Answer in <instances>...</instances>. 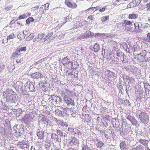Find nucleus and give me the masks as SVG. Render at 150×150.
I'll return each mask as SVG.
<instances>
[{"mask_svg": "<svg viewBox=\"0 0 150 150\" xmlns=\"http://www.w3.org/2000/svg\"><path fill=\"white\" fill-rule=\"evenodd\" d=\"M42 59H41L40 60V61H42Z\"/></svg>", "mask_w": 150, "mask_h": 150, "instance_id": "nucleus-64", "label": "nucleus"}, {"mask_svg": "<svg viewBox=\"0 0 150 150\" xmlns=\"http://www.w3.org/2000/svg\"><path fill=\"white\" fill-rule=\"evenodd\" d=\"M58 138V135H57L55 134H52L51 135V138L54 140L57 141Z\"/></svg>", "mask_w": 150, "mask_h": 150, "instance_id": "nucleus-27", "label": "nucleus"}, {"mask_svg": "<svg viewBox=\"0 0 150 150\" xmlns=\"http://www.w3.org/2000/svg\"><path fill=\"white\" fill-rule=\"evenodd\" d=\"M139 142L142 144L145 145L148 144V141L145 139H140Z\"/></svg>", "mask_w": 150, "mask_h": 150, "instance_id": "nucleus-28", "label": "nucleus"}, {"mask_svg": "<svg viewBox=\"0 0 150 150\" xmlns=\"http://www.w3.org/2000/svg\"><path fill=\"white\" fill-rule=\"evenodd\" d=\"M104 145V144L102 141L99 140H98V143L96 144L97 146L100 148H101Z\"/></svg>", "mask_w": 150, "mask_h": 150, "instance_id": "nucleus-24", "label": "nucleus"}, {"mask_svg": "<svg viewBox=\"0 0 150 150\" xmlns=\"http://www.w3.org/2000/svg\"><path fill=\"white\" fill-rule=\"evenodd\" d=\"M98 8V7H91V8H88V9H87L86 10V11H89L91 9H93V10H93L94 8Z\"/></svg>", "mask_w": 150, "mask_h": 150, "instance_id": "nucleus-48", "label": "nucleus"}, {"mask_svg": "<svg viewBox=\"0 0 150 150\" xmlns=\"http://www.w3.org/2000/svg\"><path fill=\"white\" fill-rule=\"evenodd\" d=\"M7 38H5L2 40V42L3 43H6L7 42L8 40Z\"/></svg>", "mask_w": 150, "mask_h": 150, "instance_id": "nucleus-39", "label": "nucleus"}, {"mask_svg": "<svg viewBox=\"0 0 150 150\" xmlns=\"http://www.w3.org/2000/svg\"><path fill=\"white\" fill-rule=\"evenodd\" d=\"M112 55V53L111 52V51H110V52L109 54V55L110 56L111 55Z\"/></svg>", "mask_w": 150, "mask_h": 150, "instance_id": "nucleus-52", "label": "nucleus"}, {"mask_svg": "<svg viewBox=\"0 0 150 150\" xmlns=\"http://www.w3.org/2000/svg\"><path fill=\"white\" fill-rule=\"evenodd\" d=\"M13 95H11L10 96V97H12V96H13Z\"/></svg>", "mask_w": 150, "mask_h": 150, "instance_id": "nucleus-61", "label": "nucleus"}, {"mask_svg": "<svg viewBox=\"0 0 150 150\" xmlns=\"http://www.w3.org/2000/svg\"><path fill=\"white\" fill-rule=\"evenodd\" d=\"M143 51L139 54L135 55V58L140 62H144L145 61L144 55L143 54Z\"/></svg>", "mask_w": 150, "mask_h": 150, "instance_id": "nucleus-4", "label": "nucleus"}, {"mask_svg": "<svg viewBox=\"0 0 150 150\" xmlns=\"http://www.w3.org/2000/svg\"><path fill=\"white\" fill-rule=\"evenodd\" d=\"M149 0H143L144 2V3L147 2Z\"/></svg>", "mask_w": 150, "mask_h": 150, "instance_id": "nucleus-51", "label": "nucleus"}, {"mask_svg": "<svg viewBox=\"0 0 150 150\" xmlns=\"http://www.w3.org/2000/svg\"><path fill=\"white\" fill-rule=\"evenodd\" d=\"M17 146L21 149H24L25 148H28L29 146V144L28 142H25L24 141L19 142Z\"/></svg>", "mask_w": 150, "mask_h": 150, "instance_id": "nucleus-7", "label": "nucleus"}, {"mask_svg": "<svg viewBox=\"0 0 150 150\" xmlns=\"http://www.w3.org/2000/svg\"><path fill=\"white\" fill-rule=\"evenodd\" d=\"M17 51H18L19 52H25L26 50V47H21V48L18 47L17 49Z\"/></svg>", "mask_w": 150, "mask_h": 150, "instance_id": "nucleus-25", "label": "nucleus"}, {"mask_svg": "<svg viewBox=\"0 0 150 150\" xmlns=\"http://www.w3.org/2000/svg\"><path fill=\"white\" fill-rule=\"evenodd\" d=\"M93 15H91L89 16L88 17V20L92 21L93 20Z\"/></svg>", "mask_w": 150, "mask_h": 150, "instance_id": "nucleus-36", "label": "nucleus"}, {"mask_svg": "<svg viewBox=\"0 0 150 150\" xmlns=\"http://www.w3.org/2000/svg\"><path fill=\"white\" fill-rule=\"evenodd\" d=\"M112 4H113V5H114L115 6H116L117 5V4L116 3H113Z\"/></svg>", "mask_w": 150, "mask_h": 150, "instance_id": "nucleus-53", "label": "nucleus"}, {"mask_svg": "<svg viewBox=\"0 0 150 150\" xmlns=\"http://www.w3.org/2000/svg\"><path fill=\"white\" fill-rule=\"evenodd\" d=\"M42 75V74L39 72H36L33 73L31 74V76L32 78L36 79H38L39 78H41Z\"/></svg>", "mask_w": 150, "mask_h": 150, "instance_id": "nucleus-15", "label": "nucleus"}, {"mask_svg": "<svg viewBox=\"0 0 150 150\" xmlns=\"http://www.w3.org/2000/svg\"><path fill=\"white\" fill-rule=\"evenodd\" d=\"M64 101L68 105L74 106L75 103L73 100L68 96L64 98Z\"/></svg>", "mask_w": 150, "mask_h": 150, "instance_id": "nucleus-5", "label": "nucleus"}, {"mask_svg": "<svg viewBox=\"0 0 150 150\" xmlns=\"http://www.w3.org/2000/svg\"><path fill=\"white\" fill-rule=\"evenodd\" d=\"M61 96L62 97H64V98L66 97H67L68 96H67L65 93L64 92H62L61 93Z\"/></svg>", "mask_w": 150, "mask_h": 150, "instance_id": "nucleus-46", "label": "nucleus"}, {"mask_svg": "<svg viewBox=\"0 0 150 150\" xmlns=\"http://www.w3.org/2000/svg\"><path fill=\"white\" fill-rule=\"evenodd\" d=\"M56 96L54 95H52L51 96V99L52 100V102H54V100L56 99Z\"/></svg>", "mask_w": 150, "mask_h": 150, "instance_id": "nucleus-40", "label": "nucleus"}, {"mask_svg": "<svg viewBox=\"0 0 150 150\" xmlns=\"http://www.w3.org/2000/svg\"><path fill=\"white\" fill-rule=\"evenodd\" d=\"M145 6L147 10H149L150 9V3L147 4Z\"/></svg>", "mask_w": 150, "mask_h": 150, "instance_id": "nucleus-38", "label": "nucleus"}, {"mask_svg": "<svg viewBox=\"0 0 150 150\" xmlns=\"http://www.w3.org/2000/svg\"><path fill=\"white\" fill-rule=\"evenodd\" d=\"M31 15L30 13H29L28 14V15H26V14H23L22 15H21L17 19V21H18L19 20H21L22 19H25L28 16H29Z\"/></svg>", "mask_w": 150, "mask_h": 150, "instance_id": "nucleus-20", "label": "nucleus"}, {"mask_svg": "<svg viewBox=\"0 0 150 150\" xmlns=\"http://www.w3.org/2000/svg\"><path fill=\"white\" fill-rule=\"evenodd\" d=\"M127 119L131 122L132 120L134 122L136 121V120L130 115H129L127 117Z\"/></svg>", "mask_w": 150, "mask_h": 150, "instance_id": "nucleus-30", "label": "nucleus"}, {"mask_svg": "<svg viewBox=\"0 0 150 150\" xmlns=\"http://www.w3.org/2000/svg\"><path fill=\"white\" fill-rule=\"evenodd\" d=\"M53 33L52 31H49L47 35H46L44 33H41L38 34L37 37L36 38L35 41L38 42L41 40L45 41L49 39L53 35Z\"/></svg>", "mask_w": 150, "mask_h": 150, "instance_id": "nucleus-1", "label": "nucleus"}, {"mask_svg": "<svg viewBox=\"0 0 150 150\" xmlns=\"http://www.w3.org/2000/svg\"><path fill=\"white\" fill-rule=\"evenodd\" d=\"M54 102L57 103V99H56V98L54 100Z\"/></svg>", "mask_w": 150, "mask_h": 150, "instance_id": "nucleus-55", "label": "nucleus"}, {"mask_svg": "<svg viewBox=\"0 0 150 150\" xmlns=\"http://www.w3.org/2000/svg\"><path fill=\"white\" fill-rule=\"evenodd\" d=\"M127 30L129 31L130 30V28H128V29L125 28V30Z\"/></svg>", "mask_w": 150, "mask_h": 150, "instance_id": "nucleus-54", "label": "nucleus"}, {"mask_svg": "<svg viewBox=\"0 0 150 150\" xmlns=\"http://www.w3.org/2000/svg\"><path fill=\"white\" fill-rule=\"evenodd\" d=\"M65 91L66 94L69 96H70L71 95H72V92L71 91L68 90L67 89H66Z\"/></svg>", "mask_w": 150, "mask_h": 150, "instance_id": "nucleus-35", "label": "nucleus"}, {"mask_svg": "<svg viewBox=\"0 0 150 150\" xmlns=\"http://www.w3.org/2000/svg\"><path fill=\"white\" fill-rule=\"evenodd\" d=\"M34 21V18L32 17H29L26 21V23L29 24L31 22H33Z\"/></svg>", "mask_w": 150, "mask_h": 150, "instance_id": "nucleus-26", "label": "nucleus"}, {"mask_svg": "<svg viewBox=\"0 0 150 150\" xmlns=\"http://www.w3.org/2000/svg\"><path fill=\"white\" fill-rule=\"evenodd\" d=\"M116 55L118 58L122 57L124 58V57H125V56L124 54L122 52H117Z\"/></svg>", "mask_w": 150, "mask_h": 150, "instance_id": "nucleus-23", "label": "nucleus"}, {"mask_svg": "<svg viewBox=\"0 0 150 150\" xmlns=\"http://www.w3.org/2000/svg\"><path fill=\"white\" fill-rule=\"evenodd\" d=\"M15 36L14 33H12L7 36V38L8 40H10V39H13L15 38Z\"/></svg>", "mask_w": 150, "mask_h": 150, "instance_id": "nucleus-29", "label": "nucleus"}, {"mask_svg": "<svg viewBox=\"0 0 150 150\" xmlns=\"http://www.w3.org/2000/svg\"><path fill=\"white\" fill-rule=\"evenodd\" d=\"M144 88L145 89V91L147 92V91H150V85L146 82H144ZM149 95L150 96V93H149Z\"/></svg>", "mask_w": 150, "mask_h": 150, "instance_id": "nucleus-21", "label": "nucleus"}, {"mask_svg": "<svg viewBox=\"0 0 150 150\" xmlns=\"http://www.w3.org/2000/svg\"><path fill=\"white\" fill-rule=\"evenodd\" d=\"M17 21V20L16 21H15L13 19L11 20L9 24V25H12L15 22Z\"/></svg>", "mask_w": 150, "mask_h": 150, "instance_id": "nucleus-45", "label": "nucleus"}, {"mask_svg": "<svg viewBox=\"0 0 150 150\" xmlns=\"http://www.w3.org/2000/svg\"><path fill=\"white\" fill-rule=\"evenodd\" d=\"M66 23V22H63V23H62V25H63L65 23Z\"/></svg>", "mask_w": 150, "mask_h": 150, "instance_id": "nucleus-57", "label": "nucleus"}, {"mask_svg": "<svg viewBox=\"0 0 150 150\" xmlns=\"http://www.w3.org/2000/svg\"><path fill=\"white\" fill-rule=\"evenodd\" d=\"M21 34H19L18 35V38L20 39H22V38H23V36H22V37H21Z\"/></svg>", "mask_w": 150, "mask_h": 150, "instance_id": "nucleus-49", "label": "nucleus"}, {"mask_svg": "<svg viewBox=\"0 0 150 150\" xmlns=\"http://www.w3.org/2000/svg\"><path fill=\"white\" fill-rule=\"evenodd\" d=\"M148 20L149 21H150V17H149L148 18Z\"/></svg>", "mask_w": 150, "mask_h": 150, "instance_id": "nucleus-58", "label": "nucleus"}, {"mask_svg": "<svg viewBox=\"0 0 150 150\" xmlns=\"http://www.w3.org/2000/svg\"><path fill=\"white\" fill-rule=\"evenodd\" d=\"M133 21H131L127 20H124L123 22L122 23H119L117 24H121L123 26H125L127 25L132 26V25Z\"/></svg>", "mask_w": 150, "mask_h": 150, "instance_id": "nucleus-9", "label": "nucleus"}, {"mask_svg": "<svg viewBox=\"0 0 150 150\" xmlns=\"http://www.w3.org/2000/svg\"><path fill=\"white\" fill-rule=\"evenodd\" d=\"M57 121V122L58 125H60L63 127H67L68 126L67 123L64 122L63 121L60 120H57L56 119Z\"/></svg>", "mask_w": 150, "mask_h": 150, "instance_id": "nucleus-13", "label": "nucleus"}, {"mask_svg": "<svg viewBox=\"0 0 150 150\" xmlns=\"http://www.w3.org/2000/svg\"><path fill=\"white\" fill-rule=\"evenodd\" d=\"M82 150H91L87 146H85L82 149Z\"/></svg>", "mask_w": 150, "mask_h": 150, "instance_id": "nucleus-42", "label": "nucleus"}, {"mask_svg": "<svg viewBox=\"0 0 150 150\" xmlns=\"http://www.w3.org/2000/svg\"><path fill=\"white\" fill-rule=\"evenodd\" d=\"M135 30L136 32H140L141 29H140V27L139 26V24L138 22H136L134 24Z\"/></svg>", "mask_w": 150, "mask_h": 150, "instance_id": "nucleus-12", "label": "nucleus"}, {"mask_svg": "<svg viewBox=\"0 0 150 150\" xmlns=\"http://www.w3.org/2000/svg\"><path fill=\"white\" fill-rule=\"evenodd\" d=\"M57 133L58 135H60L62 137L63 136V132L60 130H57Z\"/></svg>", "mask_w": 150, "mask_h": 150, "instance_id": "nucleus-33", "label": "nucleus"}, {"mask_svg": "<svg viewBox=\"0 0 150 150\" xmlns=\"http://www.w3.org/2000/svg\"><path fill=\"white\" fill-rule=\"evenodd\" d=\"M56 113L57 115L60 116L62 115V112L59 109H56L55 110Z\"/></svg>", "mask_w": 150, "mask_h": 150, "instance_id": "nucleus-32", "label": "nucleus"}, {"mask_svg": "<svg viewBox=\"0 0 150 150\" xmlns=\"http://www.w3.org/2000/svg\"><path fill=\"white\" fill-rule=\"evenodd\" d=\"M23 59L22 57H19L18 59H16V62L17 63H20L23 61Z\"/></svg>", "mask_w": 150, "mask_h": 150, "instance_id": "nucleus-34", "label": "nucleus"}, {"mask_svg": "<svg viewBox=\"0 0 150 150\" xmlns=\"http://www.w3.org/2000/svg\"><path fill=\"white\" fill-rule=\"evenodd\" d=\"M135 150H143L142 147L140 145L137 146Z\"/></svg>", "mask_w": 150, "mask_h": 150, "instance_id": "nucleus-37", "label": "nucleus"}, {"mask_svg": "<svg viewBox=\"0 0 150 150\" xmlns=\"http://www.w3.org/2000/svg\"><path fill=\"white\" fill-rule=\"evenodd\" d=\"M109 16H103L101 19V21L102 22H105L106 21L108 20L109 19Z\"/></svg>", "mask_w": 150, "mask_h": 150, "instance_id": "nucleus-31", "label": "nucleus"}, {"mask_svg": "<svg viewBox=\"0 0 150 150\" xmlns=\"http://www.w3.org/2000/svg\"><path fill=\"white\" fill-rule=\"evenodd\" d=\"M110 59H111V57L110 58H109L108 57L107 58V59H108V60H110Z\"/></svg>", "mask_w": 150, "mask_h": 150, "instance_id": "nucleus-60", "label": "nucleus"}, {"mask_svg": "<svg viewBox=\"0 0 150 150\" xmlns=\"http://www.w3.org/2000/svg\"><path fill=\"white\" fill-rule=\"evenodd\" d=\"M35 36V35L34 34H31L28 36V37L30 39H32Z\"/></svg>", "mask_w": 150, "mask_h": 150, "instance_id": "nucleus-44", "label": "nucleus"}, {"mask_svg": "<svg viewBox=\"0 0 150 150\" xmlns=\"http://www.w3.org/2000/svg\"><path fill=\"white\" fill-rule=\"evenodd\" d=\"M69 143L70 144L72 143L75 145H79V144L78 139H77L76 137H74L73 138Z\"/></svg>", "mask_w": 150, "mask_h": 150, "instance_id": "nucleus-16", "label": "nucleus"}, {"mask_svg": "<svg viewBox=\"0 0 150 150\" xmlns=\"http://www.w3.org/2000/svg\"><path fill=\"white\" fill-rule=\"evenodd\" d=\"M17 24H18L19 25H21V23H19V22H17Z\"/></svg>", "mask_w": 150, "mask_h": 150, "instance_id": "nucleus-59", "label": "nucleus"}, {"mask_svg": "<svg viewBox=\"0 0 150 150\" xmlns=\"http://www.w3.org/2000/svg\"><path fill=\"white\" fill-rule=\"evenodd\" d=\"M72 74V73H71V72L69 73L68 74V75H71V74Z\"/></svg>", "mask_w": 150, "mask_h": 150, "instance_id": "nucleus-56", "label": "nucleus"}, {"mask_svg": "<svg viewBox=\"0 0 150 150\" xmlns=\"http://www.w3.org/2000/svg\"><path fill=\"white\" fill-rule=\"evenodd\" d=\"M143 54L144 55V57H145V62L147 61H150V53L149 52H146L145 50H143Z\"/></svg>", "mask_w": 150, "mask_h": 150, "instance_id": "nucleus-11", "label": "nucleus"}, {"mask_svg": "<svg viewBox=\"0 0 150 150\" xmlns=\"http://www.w3.org/2000/svg\"><path fill=\"white\" fill-rule=\"evenodd\" d=\"M56 99H57V103L58 102L61 101V97L60 96H56Z\"/></svg>", "mask_w": 150, "mask_h": 150, "instance_id": "nucleus-41", "label": "nucleus"}, {"mask_svg": "<svg viewBox=\"0 0 150 150\" xmlns=\"http://www.w3.org/2000/svg\"><path fill=\"white\" fill-rule=\"evenodd\" d=\"M94 34L91 31H89L87 33H84L82 35H80L79 38L81 39H83L84 38H89L93 35Z\"/></svg>", "mask_w": 150, "mask_h": 150, "instance_id": "nucleus-6", "label": "nucleus"}, {"mask_svg": "<svg viewBox=\"0 0 150 150\" xmlns=\"http://www.w3.org/2000/svg\"><path fill=\"white\" fill-rule=\"evenodd\" d=\"M106 8H105V7H103V8H102L100 9L99 10V11L100 12H103V11H105V10Z\"/></svg>", "mask_w": 150, "mask_h": 150, "instance_id": "nucleus-47", "label": "nucleus"}, {"mask_svg": "<svg viewBox=\"0 0 150 150\" xmlns=\"http://www.w3.org/2000/svg\"><path fill=\"white\" fill-rule=\"evenodd\" d=\"M120 146L121 150L126 149V144L124 141H122L120 144Z\"/></svg>", "mask_w": 150, "mask_h": 150, "instance_id": "nucleus-22", "label": "nucleus"}, {"mask_svg": "<svg viewBox=\"0 0 150 150\" xmlns=\"http://www.w3.org/2000/svg\"><path fill=\"white\" fill-rule=\"evenodd\" d=\"M150 27V24L148 23H145L144 24V28H147Z\"/></svg>", "mask_w": 150, "mask_h": 150, "instance_id": "nucleus-43", "label": "nucleus"}, {"mask_svg": "<svg viewBox=\"0 0 150 150\" xmlns=\"http://www.w3.org/2000/svg\"><path fill=\"white\" fill-rule=\"evenodd\" d=\"M147 37L149 40H150V33H148L147 35Z\"/></svg>", "mask_w": 150, "mask_h": 150, "instance_id": "nucleus-50", "label": "nucleus"}, {"mask_svg": "<svg viewBox=\"0 0 150 150\" xmlns=\"http://www.w3.org/2000/svg\"><path fill=\"white\" fill-rule=\"evenodd\" d=\"M64 3L68 7L72 8H76L77 5L74 2H72V0H65Z\"/></svg>", "mask_w": 150, "mask_h": 150, "instance_id": "nucleus-3", "label": "nucleus"}, {"mask_svg": "<svg viewBox=\"0 0 150 150\" xmlns=\"http://www.w3.org/2000/svg\"><path fill=\"white\" fill-rule=\"evenodd\" d=\"M21 54V53L17 51L16 49V51L14 52L12 54L11 58L12 59H14L15 58H17Z\"/></svg>", "mask_w": 150, "mask_h": 150, "instance_id": "nucleus-19", "label": "nucleus"}, {"mask_svg": "<svg viewBox=\"0 0 150 150\" xmlns=\"http://www.w3.org/2000/svg\"><path fill=\"white\" fill-rule=\"evenodd\" d=\"M62 64L65 66H67L68 64H70L71 66H73V63L72 62L69 61V59L67 57H64L62 60Z\"/></svg>", "mask_w": 150, "mask_h": 150, "instance_id": "nucleus-8", "label": "nucleus"}, {"mask_svg": "<svg viewBox=\"0 0 150 150\" xmlns=\"http://www.w3.org/2000/svg\"><path fill=\"white\" fill-rule=\"evenodd\" d=\"M93 49H91L95 52H98L100 49V47L98 43H96L93 45Z\"/></svg>", "mask_w": 150, "mask_h": 150, "instance_id": "nucleus-14", "label": "nucleus"}, {"mask_svg": "<svg viewBox=\"0 0 150 150\" xmlns=\"http://www.w3.org/2000/svg\"><path fill=\"white\" fill-rule=\"evenodd\" d=\"M124 62V60H123L122 61L123 63H124L125 62Z\"/></svg>", "mask_w": 150, "mask_h": 150, "instance_id": "nucleus-62", "label": "nucleus"}, {"mask_svg": "<svg viewBox=\"0 0 150 150\" xmlns=\"http://www.w3.org/2000/svg\"><path fill=\"white\" fill-rule=\"evenodd\" d=\"M139 118L142 122L145 123L149 121V117L147 114L144 112H141L139 115Z\"/></svg>", "mask_w": 150, "mask_h": 150, "instance_id": "nucleus-2", "label": "nucleus"}, {"mask_svg": "<svg viewBox=\"0 0 150 150\" xmlns=\"http://www.w3.org/2000/svg\"><path fill=\"white\" fill-rule=\"evenodd\" d=\"M49 6V4L48 3H47L43 5L40 8V12L41 14L44 13L45 10L46 11L48 9Z\"/></svg>", "mask_w": 150, "mask_h": 150, "instance_id": "nucleus-10", "label": "nucleus"}, {"mask_svg": "<svg viewBox=\"0 0 150 150\" xmlns=\"http://www.w3.org/2000/svg\"><path fill=\"white\" fill-rule=\"evenodd\" d=\"M138 17V14L136 13H132L129 14L128 15V18L130 19H136Z\"/></svg>", "mask_w": 150, "mask_h": 150, "instance_id": "nucleus-18", "label": "nucleus"}, {"mask_svg": "<svg viewBox=\"0 0 150 150\" xmlns=\"http://www.w3.org/2000/svg\"><path fill=\"white\" fill-rule=\"evenodd\" d=\"M13 100L12 98L11 99V98H10V100Z\"/></svg>", "mask_w": 150, "mask_h": 150, "instance_id": "nucleus-63", "label": "nucleus"}, {"mask_svg": "<svg viewBox=\"0 0 150 150\" xmlns=\"http://www.w3.org/2000/svg\"><path fill=\"white\" fill-rule=\"evenodd\" d=\"M44 131H40L38 132L37 135L39 139H42L44 137Z\"/></svg>", "mask_w": 150, "mask_h": 150, "instance_id": "nucleus-17", "label": "nucleus"}]
</instances>
